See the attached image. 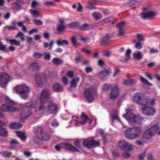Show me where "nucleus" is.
<instances>
[{
    "instance_id": "49530a36",
    "label": "nucleus",
    "mask_w": 160,
    "mask_h": 160,
    "mask_svg": "<svg viewBox=\"0 0 160 160\" xmlns=\"http://www.w3.org/2000/svg\"><path fill=\"white\" fill-rule=\"evenodd\" d=\"M65 27L63 24H58L57 27V29L59 32H62L65 29Z\"/></svg>"
},
{
    "instance_id": "473e14b6",
    "label": "nucleus",
    "mask_w": 160,
    "mask_h": 160,
    "mask_svg": "<svg viewBox=\"0 0 160 160\" xmlns=\"http://www.w3.org/2000/svg\"><path fill=\"white\" fill-rule=\"evenodd\" d=\"M52 62L55 65H58L60 64H62L63 63V61L62 59L57 58H54L52 60Z\"/></svg>"
},
{
    "instance_id": "423d86ee",
    "label": "nucleus",
    "mask_w": 160,
    "mask_h": 160,
    "mask_svg": "<svg viewBox=\"0 0 160 160\" xmlns=\"http://www.w3.org/2000/svg\"><path fill=\"white\" fill-rule=\"evenodd\" d=\"M160 128L157 124L152 126L150 129H148L144 133L143 135V138L146 139L151 138Z\"/></svg>"
},
{
    "instance_id": "7c9ffc66",
    "label": "nucleus",
    "mask_w": 160,
    "mask_h": 160,
    "mask_svg": "<svg viewBox=\"0 0 160 160\" xmlns=\"http://www.w3.org/2000/svg\"><path fill=\"white\" fill-rule=\"evenodd\" d=\"M16 133L17 135L20 138L22 141H24L26 140V137L24 132L21 131H17Z\"/></svg>"
},
{
    "instance_id": "f8f14e48",
    "label": "nucleus",
    "mask_w": 160,
    "mask_h": 160,
    "mask_svg": "<svg viewBox=\"0 0 160 160\" xmlns=\"http://www.w3.org/2000/svg\"><path fill=\"white\" fill-rule=\"evenodd\" d=\"M9 77L8 74L6 73L0 74V85L3 88H5Z\"/></svg>"
},
{
    "instance_id": "cd10ccee",
    "label": "nucleus",
    "mask_w": 160,
    "mask_h": 160,
    "mask_svg": "<svg viewBox=\"0 0 160 160\" xmlns=\"http://www.w3.org/2000/svg\"><path fill=\"white\" fill-rule=\"evenodd\" d=\"M30 12L32 15L33 17L35 18H37L39 17H42V16L37 10L31 9L30 10Z\"/></svg>"
},
{
    "instance_id": "a18cd8bd",
    "label": "nucleus",
    "mask_w": 160,
    "mask_h": 160,
    "mask_svg": "<svg viewBox=\"0 0 160 160\" xmlns=\"http://www.w3.org/2000/svg\"><path fill=\"white\" fill-rule=\"evenodd\" d=\"M43 55V54L38 52H34L33 54V57L36 59L41 58Z\"/></svg>"
},
{
    "instance_id": "8fccbe9b",
    "label": "nucleus",
    "mask_w": 160,
    "mask_h": 160,
    "mask_svg": "<svg viewBox=\"0 0 160 160\" xmlns=\"http://www.w3.org/2000/svg\"><path fill=\"white\" fill-rule=\"evenodd\" d=\"M51 125L53 127H56L59 125V123L57 120L55 119L52 122Z\"/></svg>"
},
{
    "instance_id": "f257e3e1",
    "label": "nucleus",
    "mask_w": 160,
    "mask_h": 160,
    "mask_svg": "<svg viewBox=\"0 0 160 160\" xmlns=\"http://www.w3.org/2000/svg\"><path fill=\"white\" fill-rule=\"evenodd\" d=\"M126 113L123 115V117L134 128H129L125 131L124 132L125 136L129 139L137 138L140 136L142 130L140 127H135V126L137 125L141 124L143 119L140 116L133 114L131 109H126Z\"/></svg>"
},
{
    "instance_id": "774afa93",
    "label": "nucleus",
    "mask_w": 160,
    "mask_h": 160,
    "mask_svg": "<svg viewBox=\"0 0 160 160\" xmlns=\"http://www.w3.org/2000/svg\"><path fill=\"white\" fill-rule=\"evenodd\" d=\"M51 55L49 53H47L45 56L44 59L47 60H49L50 59Z\"/></svg>"
},
{
    "instance_id": "6e6d98bb",
    "label": "nucleus",
    "mask_w": 160,
    "mask_h": 160,
    "mask_svg": "<svg viewBox=\"0 0 160 160\" xmlns=\"http://www.w3.org/2000/svg\"><path fill=\"white\" fill-rule=\"evenodd\" d=\"M122 156L124 158H128L130 157V154L129 152H125L122 154Z\"/></svg>"
},
{
    "instance_id": "20e7f679",
    "label": "nucleus",
    "mask_w": 160,
    "mask_h": 160,
    "mask_svg": "<svg viewBox=\"0 0 160 160\" xmlns=\"http://www.w3.org/2000/svg\"><path fill=\"white\" fill-rule=\"evenodd\" d=\"M16 92L23 99L28 97V94L30 91L29 88L25 84L18 85L15 88Z\"/></svg>"
},
{
    "instance_id": "603ef678",
    "label": "nucleus",
    "mask_w": 160,
    "mask_h": 160,
    "mask_svg": "<svg viewBox=\"0 0 160 160\" xmlns=\"http://www.w3.org/2000/svg\"><path fill=\"white\" fill-rule=\"evenodd\" d=\"M86 8L88 9L92 10L96 9L95 5L94 4H90L86 7Z\"/></svg>"
},
{
    "instance_id": "0e129e2a",
    "label": "nucleus",
    "mask_w": 160,
    "mask_h": 160,
    "mask_svg": "<svg viewBox=\"0 0 160 160\" xmlns=\"http://www.w3.org/2000/svg\"><path fill=\"white\" fill-rule=\"evenodd\" d=\"M45 4L47 6H54V2H44Z\"/></svg>"
},
{
    "instance_id": "4be33fe9",
    "label": "nucleus",
    "mask_w": 160,
    "mask_h": 160,
    "mask_svg": "<svg viewBox=\"0 0 160 160\" xmlns=\"http://www.w3.org/2000/svg\"><path fill=\"white\" fill-rule=\"evenodd\" d=\"M137 82V80L134 79H128L124 81L123 84L126 85H129L134 84Z\"/></svg>"
},
{
    "instance_id": "37998d69",
    "label": "nucleus",
    "mask_w": 160,
    "mask_h": 160,
    "mask_svg": "<svg viewBox=\"0 0 160 160\" xmlns=\"http://www.w3.org/2000/svg\"><path fill=\"white\" fill-rule=\"evenodd\" d=\"M11 153L7 151H5L1 153L2 156L5 158H8L11 155Z\"/></svg>"
},
{
    "instance_id": "69168bd1",
    "label": "nucleus",
    "mask_w": 160,
    "mask_h": 160,
    "mask_svg": "<svg viewBox=\"0 0 160 160\" xmlns=\"http://www.w3.org/2000/svg\"><path fill=\"white\" fill-rule=\"evenodd\" d=\"M120 72V70L119 69H115L113 76L115 77L117 75L119 74Z\"/></svg>"
},
{
    "instance_id": "338daca9",
    "label": "nucleus",
    "mask_w": 160,
    "mask_h": 160,
    "mask_svg": "<svg viewBox=\"0 0 160 160\" xmlns=\"http://www.w3.org/2000/svg\"><path fill=\"white\" fill-rule=\"evenodd\" d=\"M77 25V23L76 22H73L69 24V26L71 28H74L76 27Z\"/></svg>"
},
{
    "instance_id": "bb28decb",
    "label": "nucleus",
    "mask_w": 160,
    "mask_h": 160,
    "mask_svg": "<svg viewBox=\"0 0 160 160\" xmlns=\"http://www.w3.org/2000/svg\"><path fill=\"white\" fill-rule=\"evenodd\" d=\"M149 99L143 97V96L140 101L139 102L138 104L142 106H146L149 102Z\"/></svg>"
},
{
    "instance_id": "a19ab883",
    "label": "nucleus",
    "mask_w": 160,
    "mask_h": 160,
    "mask_svg": "<svg viewBox=\"0 0 160 160\" xmlns=\"http://www.w3.org/2000/svg\"><path fill=\"white\" fill-rule=\"evenodd\" d=\"M31 114V112H29V114H27L25 113L23 111H22V112L21 115V120H24L25 119H26L28 117H29Z\"/></svg>"
},
{
    "instance_id": "dca6fc26",
    "label": "nucleus",
    "mask_w": 160,
    "mask_h": 160,
    "mask_svg": "<svg viewBox=\"0 0 160 160\" xmlns=\"http://www.w3.org/2000/svg\"><path fill=\"white\" fill-rule=\"evenodd\" d=\"M119 146L121 149L126 151L129 150L132 147L130 144L125 141H120Z\"/></svg>"
},
{
    "instance_id": "13d9d810",
    "label": "nucleus",
    "mask_w": 160,
    "mask_h": 160,
    "mask_svg": "<svg viewBox=\"0 0 160 160\" xmlns=\"http://www.w3.org/2000/svg\"><path fill=\"white\" fill-rule=\"evenodd\" d=\"M119 30L118 32V35L119 36H123L124 34V31L122 29H118Z\"/></svg>"
},
{
    "instance_id": "a211bd4d",
    "label": "nucleus",
    "mask_w": 160,
    "mask_h": 160,
    "mask_svg": "<svg viewBox=\"0 0 160 160\" xmlns=\"http://www.w3.org/2000/svg\"><path fill=\"white\" fill-rule=\"evenodd\" d=\"M94 26L91 24L85 23L78 27L79 29L82 31H88L92 29Z\"/></svg>"
},
{
    "instance_id": "e433bc0d",
    "label": "nucleus",
    "mask_w": 160,
    "mask_h": 160,
    "mask_svg": "<svg viewBox=\"0 0 160 160\" xmlns=\"http://www.w3.org/2000/svg\"><path fill=\"white\" fill-rule=\"evenodd\" d=\"M79 78H77L72 79L71 82V87H76L77 86V83L79 81Z\"/></svg>"
},
{
    "instance_id": "9b49d317",
    "label": "nucleus",
    "mask_w": 160,
    "mask_h": 160,
    "mask_svg": "<svg viewBox=\"0 0 160 160\" xmlns=\"http://www.w3.org/2000/svg\"><path fill=\"white\" fill-rule=\"evenodd\" d=\"M81 118L82 121H79L76 120L78 117L76 116H72V120L75 122L74 123L75 126H79L81 125L84 124L87 121V120L89 119L88 118L84 113H82L81 116Z\"/></svg>"
},
{
    "instance_id": "7ed1b4c3",
    "label": "nucleus",
    "mask_w": 160,
    "mask_h": 160,
    "mask_svg": "<svg viewBox=\"0 0 160 160\" xmlns=\"http://www.w3.org/2000/svg\"><path fill=\"white\" fill-rule=\"evenodd\" d=\"M6 102L7 104H3L0 108V111L2 112H13L16 110V108L12 107L15 104L14 102L7 97L6 98ZM3 117V114L0 112V118H2Z\"/></svg>"
},
{
    "instance_id": "ea45409f",
    "label": "nucleus",
    "mask_w": 160,
    "mask_h": 160,
    "mask_svg": "<svg viewBox=\"0 0 160 160\" xmlns=\"http://www.w3.org/2000/svg\"><path fill=\"white\" fill-rule=\"evenodd\" d=\"M109 74V71L107 69H105L102 71L99 74L100 77H102L103 76L105 77L108 76Z\"/></svg>"
},
{
    "instance_id": "f03ea898",
    "label": "nucleus",
    "mask_w": 160,
    "mask_h": 160,
    "mask_svg": "<svg viewBox=\"0 0 160 160\" xmlns=\"http://www.w3.org/2000/svg\"><path fill=\"white\" fill-rule=\"evenodd\" d=\"M49 95V91L46 89H43L42 90L39 97L40 103L38 107V111L43 113L48 114V106L46 102Z\"/></svg>"
},
{
    "instance_id": "b1692460",
    "label": "nucleus",
    "mask_w": 160,
    "mask_h": 160,
    "mask_svg": "<svg viewBox=\"0 0 160 160\" xmlns=\"http://www.w3.org/2000/svg\"><path fill=\"white\" fill-rule=\"evenodd\" d=\"M18 144L19 143L17 140L14 139H11L10 142V147L11 148H15Z\"/></svg>"
},
{
    "instance_id": "c756f323",
    "label": "nucleus",
    "mask_w": 160,
    "mask_h": 160,
    "mask_svg": "<svg viewBox=\"0 0 160 160\" xmlns=\"http://www.w3.org/2000/svg\"><path fill=\"white\" fill-rule=\"evenodd\" d=\"M22 125L18 123H13L10 125V127L11 128H14V129H18L22 127Z\"/></svg>"
},
{
    "instance_id": "09e8293b",
    "label": "nucleus",
    "mask_w": 160,
    "mask_h": 160,
    "mask_svg": "<svg viewBox=\"0 0 160 160\" xmlns=\"http://www.w3.org/2000/svg\"><path fill=\"white\" fill-rule=\"evenodd\" d=\"M5 28L8 29V30L11 31L14 29H17V28L15 25L6 26Z\"/></svg>"
},
{
    "instance_id": "2eb2a0df",
    "label": "nucleus",
    "mask_w": 160,
    "mask_h": 160,
    "mask_svg": "<svg viewBox=\"0 0 160 160\" xmlns=\"http://www.w3.org/2000/svg\"><path fill=\"white\" fill-rule=\"evenodd\" d=\"M157 14L156 12L151 11L147 12H142L140 14L141 18L143 19L151 18L154 17Z\"/></svg>"
},
{
    "instance_id": "ddd939ff",
    "label": "nucleus",
    "mask_w": 160,
    "mask_h": 160,
    "mask_svg": "<svg viewBox=\"0 0 160 160\" xmlns=\"http://www.w3.org/2000/svg\"><path fill=\"white\" fill-rule=\"evenodd\" d=\"M119 95V89L118 86L116 85L113 87L110 94L109 99L111 100H114L116 99Z\"/></svg>"
},
{
    "instance_id": "864d4df0",
    "label": "nucleus",
    "mask_w": 160,
    "mask_h": 160,
    "mask_svg": "<svg viewBox=\"0 0 160 160\" xmlns=\"http://www.w3.org/2000/svg\"><path fill=\"white\" fill-rule=\"evenodd\" d=\"M33 21L34 23L37 25H40L42 24V22L40 20L33 19Z\"/></svg>"
},
{
    "instance_id": "052dcab7",
    "label": "nucleus",
    "mask_w": 160,
    "mask_h": 160,
    "mask_svg": "<svg viewBox=\"0 0 160 160\" xmlns=\"http://www.w3.org/2000/svg\"><path fill=\"white\" fill-rule=\"evenodd\" d=\"M92 68L90 67H87L85 69V71L87 73H89L92 71Z\"/></svg>"
},
{
    "instance_id": "de8ad7c7",
    "label": "nucleus",
    "mask_w": 160,
    "mask_h": 160,
    "mask_svg": "<svg viewBox=\"0 0 160 160\" xmlns=\"http://www.w3.org/2000/svg\"><path fill=\"white\" fill-rule=\"evenodd\" d=\"M82 56L80 55H78L77 57H76L75 58V62L76 64H77L80 62L82 61Z\"/></svg>"
},
{
    "instance_id": "5701e85b",
    "label": "nucleus",
    "mask_w": 160,
    "mask_h": 160,
    "mask_svg": "<svg viewBox=\"0 0 160 160\" xmlns=\"http://www.w3.org/2000/svg\"><path fill=\"white\" fill-rule=\"evenodd\" d=\"M143 94L140 93H137L135 94L133 97V100L136 102L138 104H139V102L140 101L141 98L142 97Z\"/></svg>"
},
{
    "instance_id": "72a5a7b5",
    "label": "nucleus",
    "mask_w": 160,
    "mask_h": 160,
    "mask_svg": "<svg viewBox=\"0 0 160 160\" xmlns=\"http://www.w3.org/2000/svg\"><path fill=\"white\" fill-rule=\"evenodd\" d=\"M57 43L58 46H62L64 45L68 46L69 44L68 42L66 40H58L57 42Z\"/></svg>"
},
{
    "instance_id": "4468645a",
    "label": "nucleus",
    "mask_w": 160,
    "mask_h": 160,
    "mask_svg": "<svg viewBox=\"0 0 160 160\" xmlns=\"http://www.w3.org/2000/svg\"><path fill=\"white\" fill-rule=\"evenodd\" d=\"M142 112L147 116H153L155 112V110L149 106H145L142 108Z\"/></svg>"
},
{
    "instance_id": "4c0bfd02",
    "label": "nucleus",
    "mask_w": 160,
    "mask_h": 160,
    "mask_svg": "<svg viewBox=\"0 0 160 160\" xmlns=\"http://www.w3.org/2000/svg\"><path fill=\"white\" fill-rule=\"evenodd\" d=\"M140 77L141 81L144 84L147 85L149 86L152 85L151 83L149 82L146 79L143 78L142 76H140Z\"/></svg>"
},
{
    "instance_id": "393cba45",
    "label": "nucleus",
    "mask_w": 160,
    "mask_h": 160,
    "mask_svg": "<svg viewBox=\"0 0 160 160\" xmlns=\"http://www.w3.org/2000/svg\"><path fill=\"white\" fill-rule=\"evenodd\" d=\"M37 105V102L34 101L32 102H28L25 105V107L26 108H34L36 107Z\"/></svg>"
},
{
    "instance_id": "aec40b11",
    "label": "nucleus",
    "mask_w": 160,
    "mask_h": 160,
    "mask_svg": "<svg viewBox=\"0 0 160 160\" xmlns=\"http://www.w3.org/2000/svg\"><path fill=\"white\" fill-rule=\"evenodd\" d=\"M24 3L23 0H16L14 2L12 3L11 4L13 8H14L15 6H16V8L18 10H21L22 9V7L20 5V4Z\"/></svg>"
},
{
    "instance_id": "a878e982",
    "label": "nucleus",
    "mask_w": 160,
    "mask_h": 160,
    "mask_svg": "<svg viewBox=\"0 0 160 160\" xmlns=\"http://www.w3.org/2000/svg\"><path fill=\"white\" fill-rule=\"evenodd\" d=\"M133 57L135 59L139 60L142 58L143 56L142 53L139 51L134 53Z\"/></svg>"
},
{
    "instance_id": "c03bdc74",
    "label": "nucleus",
    "mask_w": 160,
    "mask_h": 160,
    "mask_svg": "<svg viewBox=\"0 0 160 160\" xmlns=\"http://www.w3.org/2000/svg\"><path fill=\"white\" fill-rule=\"evenodd\" d=\"M126 22L124 21H122L118 23L117 26V28L118 29H122L123 27L125 26Z\"/></svg>"
},
{
    "instance_id": "6ab92c4d",
    "label": "nucleus",
    "mask_w": 160,
    "mask_h": 160,
    "mask_svg": "<svg viewBox=\"0 0 160 160\" xmlns=\"http://www.w3.org/2000/svg\"><path fill=\"white\" fill-rule=\"evenodd\" d=\"M39 65L38 62L37 61L30 63L28 67L29 70L33 71H38L39 69Z\"/></svg>"
},
{
    "instance_id": "0eeeda50",
    "label": "nucleus",
    "mask_w": 160,
    "mask_h": 160,
    "mask_svg": "<svg viewBox=\"0 0 160 160\" xmlns=\"http://www.w3.org/2000/svg\"><path fill=\"white\" fill-rule=\"evenodd\" d=\"M82 144L83 146L89 149L93 147L99 146L100 145L99 141H96L93 139H85L83 141Z\"/></svg>"
},
{
    "instance_id": "f704fd0d",
    "label": "nucleus",
    "mask_w": 160,
    "mask_h": 160,
    "mask_svg": "<svg viewBox=\"0 0 160 160\" xmlns=\"http://www.w3.org/2000/svg\"><path fill=\"white\" fill-rule=\"evenodd\" d=\"M92 17L96 20H99L102 18V15L100 13L97 12L93 13Z\"/></svg>"
},
{
    "instance_id": "c9c22d12",
    "label": "nucleus",
    "mask_w": 160,
    "mask_h": 160,
    "mask_svg": "<svg viewBox=\"0 0 160 160\" xmlns=\"http://www.w3.org/2000/svg\"><path fill=\"white\" fill-rule=\"evenodd\" d=\"M35 80L38 86L39 87H42L43 85V82L41 80V78L39 76H37L35 77Z\"/></svg>"
},
{
    "instance_id": "3c124183",
    "label": "nucleus",
    "mask_w": 160,
    "mask_h": 160,
    "mask_svg": "<svg viewBox=\"0 0 160 160\" xmlns=\"http://www.w3.org/2000/svg\"><path fill=\"white\" fill-rule=\"evenodd\" d=\"M137 38L138 42L143 41L144 40V38L140 34H138L137 35Z\"/></svg>"
},
{
    "instance_id": "5fc2aeb1",
    "label": "nucleus",
    "mask_w": 160,
    "mask_h": 160,
    "mask_svg": "<svg viewBox=\"0 0 160 160\" xmlns=\"http://www.w3.org/2000/svg\"><path fill=\"white\" fill-rule=\"evenodd\" d=\"M135 47L137 49H141L142 48V45L140 42H138L136 43Z\"/></svg>"
},
{
    "instance_id": "58836bf2",
    "label": "nucleus",
    "mask_w": 160,
    "mask_h": 160,
    "mask_svg": "<svg viewBox=\"0 0 160 160\" xmlns=\"http://www.w3.org/2000/svg\"><path fill=\"white\" fill-rule=\"evenodd\" d=\"M71 41L73 47H77L79 46V44L77 43L76 39L75 37H72L71 38Z\"/></svg>"
},
{
    "instance_id": "39448f33",
    "label": "nucleus",
    "mask_w": 160,
    "mask_h": 160,
    "mask_svg": "<svg viewBox=\"0 0 160 160\" xmlns=\"http://www.w3.org/2000/svg\"><path fill=\"white\" fill-rule=\"evenodd\" d=\"M73 144L75 147L68 143H64L63 144V146L66 150L73 152H78L81 149L80 142L79 141H76L74 142Z\"/></svg>"
},
{
    "instance_id": "9d476101",
    "label": "nucleus",
    "mask_w": 160,
    "mask_h": 160,
    "mask_svg": "<svg viewBox=\"0 0 160 160\" xmlns=\"http://www.w3.org/2000/svg\"><path fill=\"white\" fill-rule=\"evenodd\" d=\"M95 92V91L94 89L90 88L84 91V95L88 102H91L93 101L94 98L92 94Z\"/></svg>"
},
{
    "instance_id": "2f4dec72",
    "label": "nucleus",
    "mask_w": 160,
    "mask_h": 160,
    "mask_svg": "<svg viewBox=\"0 0 160 160\" xmlns=\"http://www.w3.org/2000/svg\"><path fill=\"white\" fill-rule=\"evenodd\" d=\"M131 52V50L129 49H128L125 53V59L124 62H127L130 59V54Z\"/></svg>"
},
{
    "instance_id": "f3484780",
    "label": "nucleus",
    "mask_w": 160,
    "mask_h": 160,
    "mask_svg": "<svg viewBox=\"0 0 160 160\" xmlns=\"http://www.w3.org/2000/svg\"><path fill=\"white\" fill-rule=\"evenodd\" d=\"M111 38V36L107 34L101 38L100 43L102 45H107L110 42Z\"/></svg>"
},
{
    "instance_id": "4d7b16f0",
    "label": "nucleus",
    "mask_w": 160,
    "mask_h": 160,
    "mask_svg": "<svg viewBox=\"0 0 160 160\" xmlns=\"http://www.w3.org/2000/svg\"><path fill=\"white\" fill-rule=\"evenodd\" d=\"M110 86L107 84H105L103 85L102 89L104 91H107L109 89Z\"/></svg>"
},
{
    "instance_id": "680f3d73",
    "label": "nucleus",
    "mask_w": 160,
    "mask_h": 160,
    "mask_svg": "<svg viewBox=\"0 0 160 160\" xmlns=\"http://www.w3.org/2000/svg\"><path fill=\"white\" fill-rule=\"evenodd\" d=\"M158 52L157 49H151L150 50V52L151 54L156 53Z\"/></svg>"
},
{
    "instance_id": "e2e57ef3",
    "label": "nucleus",
    "mask_w": 160,
    "mask_h": 160,
    "mask_svg": "<svg viewBox=\"0 0 160 160\" xmlns=\"http://www.w3.org/2000/svg\"><path fill=\"white\" fill-rule=\"evenodd\" d=\"M24 34L22 32H18L17 35L15 36V38H18L19 37L21 38L22 37L24 36Z\"/></svg>"
},
{
    "instance_id": "c85d7f7f",
    "label": "nucleus",
    "mask_w": 160,
    "mask_h": 160,
    "mask_svg": "<svg viewBox=\"0 0 160 160\" xmlns=\"http://www.w3.org/2000/svg\"><path fill=\"white\" fill-rule=\"evenodd\" d=\"M7 42H9L11 45H14L17 46H19L20 45V42L19 41H17L15 39H10L8 38L6 39Z\"/></svg>"
},
{
    "instance_id": "412c9836",
    "label": "nucleus",
    "mask_w": 160,
    "mask_h": 160,
    "mask_svg": "<svg viewBox=\"0 0 160 160\" xmlns=\"http://www.w3.org/2000/svg\"><path fill=\"white\" fill-rule=\"evenodd\" d=\"M52 89L54 92H60L63 90V87L59 83L55 82L52 86Z\"/></svg>"
},
{
    "instance_id": "6e6552de",
    "label": "nucleus",
    "mask_w": 160,
    "mask_h": 160,
    "mask_svg": "<svg viewBox=\"0 0 160 160\" xmlns=\"http://www.w3.org/2000/svg\"><path fill=\"white\" fill-rule=\"evenodd\" d=\"M36 129L37 135L39 138L44 141H48L50 139V135L47 133L44 132L41 127H37Z\"/></svg>"
},
{
    "instance_id": "79ce46f5",
    "label": "nucleus",
    "mask_w": 160,
    "mask_h": 160,
    "mask_svg": "<svg viewBox=\"0 0 160 160\" xmlns=\"http://www.w3.org/2000/svg\"><path fill=\"white\" fill-rule=\"evenodd\" d=\"M0 125V136H5L7 134V131Z\"/></svg>"
},
{
    "instance_id": "1a4fd4ad",
    "label": "nucleus",
    "mask_w": 160,
    "mask_h": 160,
    "mask_svg": "<svg viewBox=\"0 0 160 160\" xmlns=\"http://www.w3.org/2000/svg\"><path fill=\"white\" fill-rule=\"evenodd\" d=\"M48 114H56L58 112V106L56 104L52 101L47 102Z\"/></svg>"
},
{
    "instance_id": "bf43d9fd",
    "label": "nucleus",
    "mask_w": 160,
    "mask_h": 160,
    "mask_svg": "<svg viewBox=\"0 0 160 160\" xmlns=\"http://www.w3.org/2000/svg\"><path fill=\"white\" fill-rule=\"evenodd\" d=\"M112 118L113 120H114L115 119H118L120 122H121V121L117 114H114L112 116Z\"/></svg>"
}]
</instances>
